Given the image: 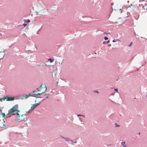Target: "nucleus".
Returning <instances> with one entry per match:
<instances>
[{
    "label": "nucleus",
    "mask_w": 147,
    "mask_h": 147,
    "mask_svg": "<svg viewBox=\"0 0 147 147\" xmlns=\"http://www.w3.org/2000/svg\"><path fill=\"white\" fill-rule=\"evenodd\" d=\"M9 114L14 115H16L18 116L17 120L19 122L24 121L26 119V114H21L20 113V111L18 109V105H16L13 106L8 111Z\"/></svg>",
    "instance_id": "obj_1"
},
{
    "label": "nucleus",
    "mask_w": 147,
    "mask_h": 147,
    "mask_svg": "<svg viewBox=\"0 0 147 147\" xmlns=\"http://www.w3.org/2000/svg\"><path fill=\"white\" fill-rule=\"evenodd\" d=\"M47 88L45 84H41L39 88H37V90L40 93L37 94V95H40L45 92L47 90Z\"/></svg>",
    "instance_id": "obj_2"
},
{
    "label": "nucleus",
    "mask_w": 147,
    "mask_h": 147,
    "mask_svg": "<svg viewBox=\"0 0 147 147\" xmlns=\"http://www.w3.org/2000/svg\"><path fill=\"white\" fill-rule=\"evenodd\" d=\"M14 99V97H10L7 96L4 97L3 98L0 99V100L3 99V100H6L7 101H12Z\"/></svg>",
    "instance_id": "obj_3"
},
{
    "label": "nucleus",
    "mask_w": 147,
    "mask_h": 147,
    "mask_svg": "<svg viewBox=\"0 0 147 147\" xmlns=\"http://www.w3.org/2000/svg\"><path fill=\"white\" fill-rule=\"evenodd\" d=\"M39 104V103H37L36 104L33 105L31 107V109H29L28 111H26V113H28L30 112V111L32 110H33L34 108L38 105Z\"/></svg>",
    "instance_id": "obj_4"
},
{
    "label": "nucleus",
    "mask_w": 147,
    "mask_h": 147,
    "mask_svg": "<svg viewBox=\"0 0 147 147\" xmlns=\"http://www.w3.org/2000/svg\"><path fill=\"white\" fill-rule=\"evenodd\" d=\"M36 94H36L35 93L33 94V93H31L29 94L28 95L29 96H33L34 95H36Z\"/></svg>",
    "instance_id": "obj_5"
},
{
    "label": "nucleus",
    "mask_w": 147,
    "mask_h": 147,
    "mask_svg": "<svg viewBox=\"0 0 147 147\" xmlns=\"http://www.w3.org/2000/svg\"><path fill=\"white\" fill-rule=\"evenodd\" d=\"M121 144L122 145L123 147H126V145L125 144V142H122Z\"/></svg>",
    "instance_id": "obj_6"
},
{
    "label": "nucleus",
    "mask_w": 147,
    "mask_h": 147,
    "mask_svg": "<svg viewBox=\"0 0 147 147\" xmlns=\"http://www.w3.org/2000/svg\"><path fill=\"white\" fill-rule=\"evenodd\" d=\"M24 22H26V23H28L30 22V20L29 19L27 20L26 21L25 20H24Z\"/></svg>",
    "instance_id": "obj_7"
},
{
    "label": "nucleus",
    "mask_w": 147,
    "mask_h": 147,
    "mask_svg": "<svg viewBox=\"0 0 147 147\" xmlns=\"http://www.w3.org/2000/svg\"><path fill=\"white\" fill-rule=\"evenodd\" d=\"M48 59L50 61V62L51 63V62H53V60H52L51 59V58H49V59Z\"/></svg>",
    "instance_id": "obj_8"
},
{
    "label": "nucleus",
    "mask_w": 147,
    "mask_h": 147,
    "mask_svg": "<svg viewBox=\"0 0 147 147\" xmlns=\"http://www.w3.org/2000/svg\"><path fill=\"white\" fill-rule=\"evenodd\" d=\"M25 22H24V23L23 24V25L24 26V27L26 26L27 25V24H25Z\"/></svg>",
    "instance_id": "obj_9"
},
{
    "label": "nucleus",
    "mask_w": 147,
    "mask_h": 147,
    "mask_svg": "<svg viewBox=\"0 0 147 147\" xmlns=\"http://www.w3.org/2000/svg\"><path fill=\"white\" fill-rule=\"evenodd\" d=\"M28 97H29L28 95H25V98H27Z\"/></svg>",
    "instance_id": "obj_10"
},
{
    "label": "nucleus",
    "mask_w": 147,
    "mask_h": 147,
    "mask_svg": "<svg viewBox=\"0 0 147 147\" xmlns=\"http://www.w3.org/2000/svg\"><path fill=\"white\" fill-rule=\"evenodd\" d=\"M2 115L3 116V117H4L5 116V114L4 113H2Z\"/></svg>",
    "instance_id": "obj_11"
},
{
    "label": "nucleus",
    "mask_w": 147,
    "mask_h": 147,
    "mask_svg": "<svg viewBox=\"0 0 147 147\" xmlns=\"http://www.w3.org/2000/svg\"><path fill=\"white\" fill-rule=\"evenodd\" d=\"M104 39L105 40H106L108 39V38L107 37L105 36L104 37Z\"/></svg>",
    "instance_id": "obj_12"
},
{
    "label": "nucleus",
    "mask_w": 147,
    "mask_h": 147,
    "mask_svg": "<svg viewBox=\"0 0 147 147\" xmlns=\"http://www.w3.org/2000/svg\"><path fill=\"white\" fill-rule=\"evenodd\" d=\"M78 117H79V116H83L84 117V116L82 115H78Z\"/></svg>",
    "instance_id": "obj_13"
},
{
    "label": "nucleus",
    "mask_w": 147,
    "mask_h": 147,
    "mask_svg": "<svg viewBox=\"0 0 147 147\" xmlns=\"http://www.w3.org/2000/svg\"><path fill=\"white\" fill-rule=\"evenodd\" d=\"M115 125L116 127H117V126H119V125H118L117 124H115Z\"/></svg>",
    "instance_id": "obj_14"
},
{
    "label": "nucleus",
    "mask_w": 147,
    "mask_h": 147,
    "mask_svg": "<svg viewBox=\"0 0 147 147\" xmlns=\"http://www.w3.org/2000/svg\"><path fill=\"white\" fill-rule=\"evenodd\" d=\"M132 42H131V43H130V45H129V47H130L131 46V45L132 44Z\"/></svg>",
    "instance_id": "obj_15"
},
{
    "label": "nucleus",
    "mask_w": 147,
    "mask_h": 147,
    "mask_svg": "<svg viewBox=\"0 0 147 147\" xmlns=\"http://www.w3.org/2000/svg\"><path fill=\"white\" fill-rule=\"evenodd\" d=\"M115 90L116 92H117V89H115Z\"/></svg>",
    "instance_id": "obj_16"
},
{
    "label": "nucleus",
    "mask_w": 147,
    "mask_h": 147,
    "mask_svg": "<svg viewBox=\"0 0 147 147\" xmlns=\"http://www.w3.org/2000/svg\"><path fill=\"white\" fill-rule=\"evenodd\" d=\"M66 140H67H67H69V138H66Z\"/></svg>",
    "instance_id": "obj_17"
},
{
    "label": "nucleus",
    "mask_w": 147,
    "mask_h": 147,
    "mask_svg": "<svg viewBox=\"0 0 147 147\" xmlns=\"http://www.w3.org/2000/svg\"><path fill=\"white\" fill-rule=\"evenodd\" d=\"M109 40L106 43V44H107L108 43H109Z\"/></svg>",
    "instance_id": "obj_18"
},
{
    "label": "nucleus",
    "mask_w": 147,
    "mask_h": 147,
    "mask_svg": "<svg viewBox=\"0 0 147 147\" xmlns=\"http://www.w3.org/2000/svg\"><path fill=\"white\" fill-rule=\"evenodd\" d=\"M113 42H115V40H113Z\"/></svg>",
    "instance_id": "obj_19"
},
{
    "label": "nucleus",
    "mask_w": 147,
    "mask_h": 147,
    "mask_svg": "<svg viewBox=\"0 0 147 147\" xmlns=\"http://www.w3.org/2000/svg\"><path fill=\"white\" fill-rule=\"evenodd\" d=\"M95 92H96L98 93V91H95Z\"/></svg>",
    "instance_id": "obj_20"
},
{
    "label": "nucleus",
    "mask_w": 147,
    "mask_h": 147,
    "mask_svg": "<svg viewBox=\"0 0 147 147\" xmlns=\"http://www.w3.org/2000/svg\"><path fill=\"white\" fill-rule=\"evenodd\" d=\"M48 98V96L47 95L46 98Z\"/></svg>",
    "instance_id": "obj_21"
},
{
    "label": "nucleus",
    "mask_w": 147,
    "mask_h": 147,
    "mask_svg": "<svg viewBox=\"0 0 147 147\" xmlns=\"http://www.w3.org/2000/svg\"><path fill=\"white\" fill-rule=\"evenodd\" d=\"M35 92V91H33V93H34V92Z\"/></svg>",
    "instance_id": "obj_22"
},
{
    "label": "nucleus",
    "mask_w": 147,
    "mask_h": 147,
    "mask_svg": "<svg viewBox=\"0 0 147 147\" xmlns=\"http://www.w3.org/2000/svg\"><path fill=\"white\" fill-rule=\"evenodd\" d=\"M103 44H105V42H103Z\"/></svg>",
    "instance_id": "obj_23"
},
{
    "label": "nucleus",
    "mask_w": 147,
    "mask_h": 147,
    "mask_svg": "<svg viewBox=\"0 0 147 147\" xmlns=\"http://www.w3.org/2000/svg\"><path fill=\"white\" fill-rule=\"evenodd\" d=\"M108 46H111V45H108Z\"/></svg>",
    "instance_id": "obj_24"
},
{
    "label": "nucleus",
    "mask_w": 147,
    "mask_h": 147,
    "mask_svg": "<svg viewBox=\"0 0 147 147\" xmlns=\"http://www.w3.org/2000/svg\"><path fill=\"white\" fill-rule=\"evenodd\" d=\"M2 59V58H0V59Z\"/></svg>",
    "instance_id": "obj_25"
},
{
    "label": "nucleus",
    "mask_w": 147,
    "mask_h": 147,
    "mask_svg": "<svg viewBox=\"0 0 147 147\" xmlns=\"http://www.w3.org/2000/svg\"><path fill=\"white\" fill-rule=\"evenodd\" d=\"M146 96H147V95H146Z\"/></svg>",
    "instance_id": "obj_26"
}]
</instances>
